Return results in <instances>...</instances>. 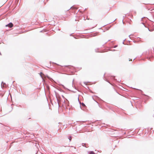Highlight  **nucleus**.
I'll return each instance as SVG.
<instances>
[{
  "label": "nucleus",
  "mask_w": 154,
  "mask_h": 154,
  "mask_svg": "<svg viewBox=\"0 0 154 154\" xmlns=\"http://www.w3.org/2000/svg\"><path fill=\"white\" fill-rule=\"evenodd\" d=\"M69 141H70L71 140V139H72V137L70 136L69 137Z\"/></svg>",
  "instance_id": "3"
},
{
  "label": "nucleus",
  "mask_w": 154,
  "mask_h": 154,
  "mask_svg": "<svg viewBox=\"0 0 154 154\" xmlns=\"http://www.w3.org/2000/svg\"><path fill=\"white\" fill-rule=\"evenodd\" d=\"M6 26H8L10 28H11L13 27V24L12 23H9V24H8V25H6Z\"/></svg>",
  "instance_id": "1"
},
{
  "label": "nucleus",
  "mask_w": 154,
  "mask_h": 154,
  "mask_svg": "<svg viewBox=\"0 0 154 154\" xmlns=\"http://www.w3.org/2000/svg\"><path fill=\"white\" fill-rule=\"evenodd\" d=\"M89 154H95V153L94 152L91 151L89 152Z\"/></svg>",
  "instance_id": "2"
},
{
  "label": "nucleus",
  "mask_w": 154,
  "mask_h": 154,
  "mask_svg": "<svg viewBox=\"0 0 154 154\" xmlns=\"http://www.w3.org/2000/svg\"><path fill=\"white\" fill-rule=\"evenodd\" d=\"M129 61H132V60L131 59L130 60H129Z\"/></svg>",
  "instance_id": "5"
},
{
  "label": "nucleus",
  "mask_w": 154,
  "mask_h": 154,
  "mask_svg": "<svg viewBox=\"0 0 154 154\" xmlns=\"http://www.w3.org/2000/svg\"><path fill=\"white\" fill-rule=\"evenodd\" d=\"M82 105H85V104H84V103H82Z\"/></svg>",
  "instance_id": "6"
},
{
  "label": "nucleus",
  "mask_w": 154,
  "mask_h": 154,
  "mask_svg": "<svg viewBox=\"0 0 154 154\" xmlns=\"http://www.w3.org/2000/svg\"><path fill=\"white\" fill-rule=\"evenodd\" d=\"M68 67H69V68H70L71 67V66H69Z\"/></svg>",
  "instance_id": "4"
}]
</instances>
